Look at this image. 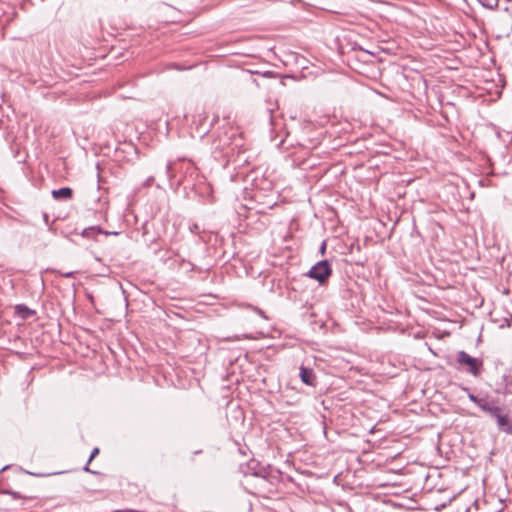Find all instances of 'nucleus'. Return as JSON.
Returning <instances> with one entry per match:
<instances>
[{
  "label": "nucleus",
  "mask_w": 512,
  "mask_h": 512,
  "mask_svg": "<svg viewBox=\"0 0 512 512\" xmlns=\"http://www.w3.org/2000/svg\"><path fill=\"white\" fill-rule=\"evenodd\" d=\"M73 191L69 187H63L52 191V196L56 200H68L72 197Z\"/></svg>",
  "instance_id": "nucleus-8"
},
{
  "label": "nucleus",
  "mask_w": 512,
  "mask_h": 512,
  "mask_svg": "<svg viewBox=\"0 0 512 512\" xmlns=\"http://www.w3.org/2000/svg\"><path fill=\"white\" fill-rule=\"evenodd\" d=\"M236 132L233 129H230V133L225 132L223 136H220L218 140L214 142L215 149L223 152L224 156H229L230 150L232 151L234 148H230L233 145L231 141L233 137H235Z\"/></svg>",
  "instance_id": "nucleus-3"
},
{
  "label": "nucleus",
  "mask_w": 512,
  "mask_h": 512,
  "mask_svg": "<svg viewBox=\"0 0 512 512\" xmlns=\"http://www.w3.org/2000/svg\"><path fill=\"white\" fill-rule=\"evenodd\" d=\"M154 182V177L150 176L148 177L145 182L143 183L144 187H150Z\"/></svg>",
  "instance_id": "nucleus-13"
},
{
  "label": "nucleus",
  "mask_w": 512,
  "mask_h": 512,
  "mask_svg": "<svg viewBox=\"0 0 512 512\" xmlns=\"http://www.w3.org/2000/svg\"><path fill=\"white\" fill-rule=\"evenodd\" d=\"M15 314L19 318L26 320L35 314V311L27 307L26 305L19 304L15 306Z\"/></svg>",
  "instance_id": "nucleus-7"
},
{
  "label": "nucleus",
  "mask_w": 512,
  "mask_h": 512,
  "mask_svg": "<svg viewBox=\"0 0 512 512\" xmlns=\"http://www.w3.org/2000/svg\"><path fill=\"white\" fill-rule=\"evenodd\" d=\"M7 468H8V466H5V467H3V468H2V470H1V471L6 470Z\"/></svg>",
  "instance_id": "nucleus-20"
},
{
  "label": "nucleus",
  "mask_w": 512,
  "mask_h": 512,
  "mask_svg": "<svg viewBox=\"0 0 512 512\" xmlns=\"http://www.w3.org/2000/svg\"><path fill=\"white\" fill-rule=\"evenodd\" d=\"M94 227L87 228L83 231V236H89L91 231H94Z\"/></svg>",
  "instance_id": "nucleus-15"
},
{
  "label": "nucleus",
  "mask_w": 512,
  "mask_h": 512,
  "mask_svg": "<svg viewBox=\"0 0 512 512\" xmlns=\"http://www.w3.org/2000/svg\"><path fill=\"white\" fill-rule=\"evenodd\" d=\"M4 493L11 495L13 498L17 499L20 498V495L17 492L13 491H4Z\"/></svg>",
  "instance_id": "nucleus-14"
},
{
  "label": "nucleus",
  "mask_w": 512,
  "mask_h": 512,
  "mask_svg": "<svg viewBox=\"0 0 512 512\" xmlns=\"http://www.w3.org/2000/svg\"><path fill=\"white\" fill-rule=\"evenodd\" d=\"M483 412L494 417L497 413L502 411V408L497 405V402L488 397H483L480 405L478 406Z\"/></svg>",
  "instance_id": "nucleus-4"
},
{
  "label": "nucleus",
  "mask_w": 512,
  "mask_h": 512,
  "mask_svg": "<svg viewBox=\"0 0 512 512\" xmlns=\"http://www.w3.org/2000/svg\"><path fill=\"white\" fill-rule=\"evenodd\" d=\"M195 228H197V225H194V228H190V231H195Z\"/></svg>",
  "instance_id": "nucleus-18"
},
{
  "label": "nucleus",
  "mask_w": 512,
  "mask_h": 512,
  "mask_svg": "<svg viewBox=\"0 0 512 512\" xmlns=\"http://www.w3.org/2000/svg\"><path fill=\"white\" fill-rule=\"evenodd\" d=\"M59 275L62 276V277H65V278H72L75 276L76 272L75 271H68V272H63V271H58Z\"/></svg>",
  "instance_id": "nucleus-11"
},
{
  "label": "nucleus",
  "mask_w": 512,
  "mask_h": 512,
  "mask_svg": "<svg viewBox=\"0 0 512 512\" xmlns=\"http://www.w3.org/2000/svg\"><path fill=\"white\" fill-rule=\"evenodd\" d=\"M99 454V448H94L89 457L88 463H90Z\"/></svg>",
  "instance_id": "nucleus-12"
},
{
  "label": "nucleus",
  "mask_w": 512,
  "mask_h": 512,
  "mask_svg": "<svg viewBox=\"0 0 512 512\" xmlns=\"http://www.w3.org/2000/svg\"><path fill=\"white\" fill-rule=\"evenodd\" d=\"M195 228H197V225H194V228H190V231H195Z\"/></svg>",
  "instance_id": "nucleus-17"
},
{
  "label": "nucleus",
  "mask_w": 512,
  "mask_h": 512,
  "mask_svg": "<svg viewBox=\"0 0 512 512\" xmlns=\"http://www.w3.org/2000/svg\"><path fill=\"white\" fill-rule=\"evenodd\" d=\"M332 269L327 260H322L316 263L308 271L307 276L317 280L320 284H323L331 275Z\"/></svg>",
  "instance_id": "nucleus-2"
},
{
  "label": "nucleus",
  "mask_w": 512,
  "mask_h": 512,
  "mask_svg": "<svg viewBox=\"0 0 512 512\" xmlns=\"http://www.w3.org/2000/svg\"><path fill=\"white\" fill-rule=\"evenodd\" d=\"M456 361L462 370L474 377H479L483 371V361L470 356L465 351H459L456 354Z\"/></svg>",
  "instance_id": "nucleus-1"
},
{
  "label": "nucleus",
  "mask_w": 512,
  "mask_h": 512,
  "mask_svg": "<svg viewBox=\"0 0 512 512\" xmlns=\"http://www.w3.org/2000/svg\"><path fill=\"white\" fill-rule=\"evenodd\" d=\"M494 418L497 421L498 428L501 431L512 434V424L507 415L503 414L502 411L497 413Z\"/></svg>",
  "instance_id": "nucleus-6"
},
{
  "label": "nucleus",
  "mask_w": 512,
  "mask_h": 512,
  "mask_svg": "<svg viewBox=\"0 0 512 512\" xmlns=\"http://www.w3.org/2000/svg\"><path fill=\"white\" fill-rule=\"evenodd\" d=\"M325 243L322 244V247H321V251L324 252L325 251Z\"/></svg>",
  "instance_id": "nucleus-16"
},
{
  "label": "nucleus",
  "mask_w": 512,
  "mask_h": 512,
  "mask_svg": "<svg viewBox=\"0 0 512 512\" xmlns=\"http://www.w3.org/2000/svg\"><path fill=\"white\" fill-rule=\"evenodd\" d=\"M195 228H197V225H194V228H190V231H195Z\"/></svg>",
  "instance_id": "nucleus-19"
},
{
  "label": "nucleus",
  "mask_w": 512,
  "mask_h": 512,
  "mask_svg": "<svg viewBox=\"0 0 512 512\" xmlns=\"http://www.w3.org/2000/svg\"><path fill=\"white\" fill-rule=\"evenodd\" d=\"M299 376L303 383H305L308 386H315L316 385V376L312 369L307 368L305 366L300 367V373Z\"/></svg>",
  "instance_id": "nucleus-5"
},
{
  "label": "nucleus",
  "mask_w": 512,
  "mask_h": 512,
  "mask_svg": "<svg viewBox=\"0 0 512 512\" xmlns=\"http://www.w3.org/2000/svg\"><path fill=\"white\" fill-rule=\"evenodd\" d=\"M166 174H167V177L169 180H172L174 178V173H173V170H172V164L171 163H168L166 165Z\"/></svg>",
  "instance_id": "nucleus-10"
},
{
  "label": "nucleus",
  "mask_w": 512,
  "mask_h": 512,
  "mask_svg": "<svg viewBox=\"0 0 512 512\" xmlns=\"http://www.w3.org/2000/svg\"><path fill=\"white\" fill-rule=\"evenodd\" d=\"M463 391H465L468 395V398L473 402L475 403L477 406L480 405L481 401L483 400V398H480L476 395H474L473 393L470 392V390L467 388V387H462Z\"/></svg>",
  "instance_id": "nucleus-9"
}]
</instances>
